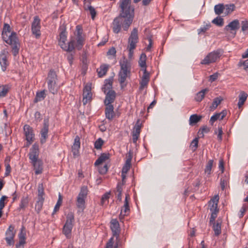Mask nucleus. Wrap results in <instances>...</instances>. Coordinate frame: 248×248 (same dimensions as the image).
Here are the masks:
<instances>
[{"label": "nucleus", "instance_id": "nucleus-1", "mask_svg": "<svg viewBox=\"0 0 248 248\" xmlns=\"http://www.w3.org/2000/svg\"><path fill=\"white\" fill-rule=\"evenodd\" d=\"M119 4L120 14L113 19L111 25L113 31L116 34L120 32L122 28L127 31L134 18V8L131 6V0H120Z\"/></svg>", "mask_w": 248, "mask_h": 248}, {"label": "nucleus", "instance_id": "nucleus-2", "mask_svg": "<svg viewBox=\"0 0 248 248\" xmlns=\"http://www.w3.org/2000/svg\"><path fill=\"white\" fill-rule=\"evenodd\" d=\"M10 26L8 24L5 23L2 32V37L3 40L12 47V52L14 56H16L19 53L20 44L16 36V33L12 32L10 35Z\"/></svg>", "mask_w": 248, "mask_h": 248}, {"label": "nucleus", "instance_id": "nucleus-3", "mask_svg": "<svg viewBox=\"0 0 248 248\" xmlns=\"http://www.w3.org/2000/svg\"><path fill=\"white\" fill-rule=\"evenodd\" d=\"M121 67L118 74V80L122 88L126 86L125 81L130 78L131 70V63L125 57H123L119 62Z\"/></svg>", "mask_w": 248, "mask_h": 248}, {"label": "nucleus", "instance_id": "nucleus-4", "mask_svg": "<svg viewBox=\"0 0 248 248\" xmlns=\"http://www.w3.org/2000/svg\"><path fill=\"white\" fill-rule=\"evenodd\" d=\"M59 45L64 50L68 52L72 51L75 48V40L72 39L67 45L66 44L67 32L65 26L64 25L61 26L59 28Z\"/></svg>", "mask_w": 248, "mask_h": 248}, {"label": "nucleus", "instance_id": "nucleus-5", "mask_svg": "<svg viewBox=\"0 0 248 248\" xmlns=\"http://www.w3.org/2000/svg\"><path fill=\"white\" fill-rule=\"evenodd\" d=\"M57 76L53 70H50L48 74L47 78V83L49 91L54 94H56L59 89V87L56 84Z\"/></svg>", "mask_w": 248, "mask_h": 248}, {"label": "nucleus", "instance_id": "nucleus-6", "mask_svg": "<svg viewBox=\"0 0 248 248\" xmlns=\"http://www.w3.org/2000/svg\"><path fill=\"white\" fill-rule=\"evenodd\" d=\"M74 221V215L72 212L68 214L66 217V222L63 228V233L67 238H68L71 233L73 227V223Z\"/></svg>", "mask_w": 248, "mask_h": 248}, {"label": "nucleus", "instance_id": "nucleus-7", "mask_svg": "<svg viewBox=\"0 0 248 248\" xmlns=\"http://www.w3.org/2000/svg\"><path fill=\"white\" fill-rule=\"evenodd\" d=\"M219 50L213 51L209 53L201 62V64L203 65H209L215 62L220 57Z\"/></svg>", "mask_w": 248, "mask_h": 248}, {"label": "nucleus", "instance_id": "nucleus-8", "mask_svg": "<svg viewBox=\"0 0 248 248\" xmlns=\"http://www.w3.org/2000/svg\"><path fill=\"white\" fill-rule=\"evenodd\" d=\"M41 20L38 16H35L31 23V30L32 34L37 39L41 36Z\"/></svg>", "mask_w": 248, "mask_h": 248}, {"label": "nucleus", "instance_id": "nucleus-9", "mask_svg": "<svg viewBox=\"0 0 248 248\" xmlns=\"http://www.w3.org/2000/svg\"><path fill=\"white\" fill-rule=\"evenodd\" d=\"M44 191L42 183L39 184L38 186V200L35 204V209L38 212L42 209L44 202Z\"/></svg>", "mask_w": 248, "mask_h": 248}, {"label": "nucleus", "instance_id": "nucleus-10", "mask_svg": "<svg viewBox=\"0 0 248 248\" xmlns=\"http://www.w3.org/2000/svg\"><path fill=\"white\" fill-rule=\"evenodd\" d=\"M24 133L26 137L27 143L26 146L29 147L34 140V134L32 127L30 125L26 124L24 126Z\"/></svg>", "mask_w": 248, "mask_h": 248}, {"label": "nucleus", "instance_id": "nucleus-11", "mask_svg": "<svg viewBox=\"0 0 248 248\" xmlns=\"http://www.w3.org/2000/svg\"><path fill=\"white\" fill-rule=\"evenodd\" d=\"M138 29L135 28L133 29L128 38L127 48H129L131 49H135L136 47V44L138 42Z\"/></svg>", "mask_w": 248, "mask_h": 248}, {"label": "nucleus", "instance_id": "nucleus-12", "mask_svg": "<svg viewBox=\"0 0 248 248\" xmlns=\"http://www.w3.org/2000/svg\"><path fill=\"white\" fill-rule=\"evenodd\" d=\"M16 235V231L14 226L11 225L5 232V239L8 246H13L15 243L14 238Z\"/></svg>", "mask_w": 248, "mask_h": 248}, {"label": "nucleus", "instance_id": "nucleus-13", "mask_svg": "<svg viewBox=\"0 0 248 248\" xmlns=\"http://www.w3.org/2000/svg\"><path fill=\"white\" fill-rule=\"evenodd\" d=\"M39 154V146L37 144H34L31 148L29 154V159L31 160V163L39 161L38 160Z\"/></svg>", "mask_w": 248, "mask_h": 248}, {"label": "nucleus", "instance_id": "nucleus-14", "mask_svg": "<svg viewBox=\"0 0 248 248\" xmlns=\"http://www.w3.org/2000/svg\"><path fill=\"white\" fill-rule=\"evenodd\" d=\"M76 32H77V45L76 47L79 50L81 49L83 44L84 39L82 36V28L81 26L78 25L76 26Z\"/></svg>", "mask_w": 248, "mask_h": 248}, {"label": "nucleus", "instance_id": "nucleus-15", "mask_svg": "<svg viewBox=\"0 0 248 248\" xmlns=\"http://www.w3.org/2000/svg\"><path fill=\"white\" fill-rule=\"evenodd\" d=\"M238 20L235 19L231 22L228 25L225 26L224 30L229 31L232 34V36L234 37L236 35V31L240 27Z\"/></svg>", "mask_w": 248, "mask_h": 248}, {"label": "nucleus", "instance_id": "nucleus-16", "mask_svg": "<svg viewBox=\"0 0 248 248\" xmlns=\"http://www.w3.org/2000/svg\"><path fill=\"white\" fill-rule=\"evenodd\" d=\"M92 93H91V84L88 83L84 88L83 93V103L84 105L86 104L92 99Z\"/></svg>", "mask_w": 248, "mask_h": 248}, {"label": "nucleus", "instance_id": "nucleus-17", "mask_svg": "<svg viewBox=\"0 0 248 248\" xmlns=\"http://www.w3.org/2000/svg\"><path fill=\"white\" fill-rule=\"evenodd\" d=\"M141 127V124H140V120H138L135 124L133 130L132 132V141L134 143H136L139 137H140Z\"/></svg>", "mask_w": 248, "mask_h": 248}, {"label": "nucleus", "instance_id": "nucleus-18", "mask_svg": "<svg viewBox=\"0 0 248 248\" xmlns=\"http://www.w3.org/2000/svg\"><path fill=\"white\" fill-rule=\"evenodd\" d=\"M49 125L47 121H44L43 128L41 130V137L40 139V142L44 144L46 142V139L48 137Z\"/></svg>", "mask_w": 248, "mask_h": 248}, {"label": "nucleus", "instance_id": "nucleus-19", "mask_svg": "<svg viewBox=\"0 0 248 248\" xmlns=\"http://www.w3.org/2000/svg\"><path fill=\"white\" fill-rule=\"evenodd\" d=\"M110 228L113 233V235L117 238L119 237L120 232L119 223L116 219H112L110 221Z\"/></svg>", "mask_w": 248, "mask_h": 248}, {"label": "nucleus", "instance_id": "nucleus-20", "mask_svg": "<svg viewBox=\"0 0 248 248\" xmlns=\"http://www.w3.org/2000/svg\"><path fill=\"white\" fill-rule=\"evenodd\" d=\"M142 71L143 74L140 83V90H142L145 87L147 86L150 79V74L147 72V69H144V71Z\"/></svg>", "mask_w": 248, "mask_h": 248}, {"label": "nucleus", "instance_id": "nucleus-21", "mask_svg": "<svg viewBox=\"0 0 248 248\" xmlns=\"http://www.w3.org/2000/svg\"><path fill=\"white\" fill-rule=\"evenodd\" d=\"M7 56V52L5 50L2 51L0 54V64L3 71L6 70L7 67L9 65Z\"/></svg>", "mask_w": 248, "mask_h": 248}, {"label": "nucleus", "instance_id": "nucleus-22", "mask_svg": "<svg viewBox=\"0 0 248 248\" xmlns=\"http://www.w3.org/2000/svg\"><path fill=\"white\" fill-rule=\"evenodd\" d=\"M227 114V111L226 110H223L220 113H217L213 115L210 118L209 121V123L210 124L213 125L214 123L217 120L219 119L220 120H223V118L225 117Z\"/></svg>", "mask_w": 248, "mask_h": 248}, {"label": "nucleus", "instance_id": "nucleus-23", "mask_svg": "<svg viewBox=\"0 0 248 248\" xmlns=\"http://www.w3.org/2000/svg\"><path fill=\"white\" fill-rule=\"evenodd\" d=\"M106 98L104 101V103L105 105H112V103L115 98L116 93L114 91H109L107 93H105Z\"/></svg>", "mask_w": 248, "mask_h": 248}, {"label": "nucleus", "instance_id": "nucleus-24", "mask_svg": "<svg viewBox=\"0 0 248 248\" xmlns=\"http://www.w3.org/2000/svg\"><path fill=\"white\" fill-rule=\"evenodd\" d=\"M106 108L105 109L106 117L109 120H111L115 116L114 108L112 105H105Z\"/></svg>", "mask_w": 248, "mask_h": 248}, {"label": "nucleus", "instance_id": "nucleus-25", "mask_svg": "<svg viewBox=\"0 0 248 248\" xmlns=\"http://www.w3.org/2000/svg\"><path fill=\"white\" fill-rule=\"evenodd\" d=\"M80 147V138L77 136L74 140V142L72 147V152L74 156H76L78 154V150Z\"/></svg>", "mask_w": 248, "mask_h": 248}, {"label": "nucleus", "instance_id": "nucleus-26", "mask_svg": "<svg viewBox=\"0 0 248 248\" xmlns=\"http://www.w3.org/2000/svg\"><path fill=\"white\" fill-rule=\"evenodd\" d=\"M219 200L218 195L215 196L209 202V207L210 211H218L217 209V204Z\"/></svg>", "mask_w": 248, "mask_h": 248}, {"label": "nucleus", "instance_id": "nucleus-27", "mask_svg": "<svg viewBox=\"0 0 248 248\" xmlns=\"http://www.w3.org/2000/svg\"><path fill=\"white\" fill-rule=\"evenodd\" d=\"M146 59L147 57L145 53H142L140 55L139 61V64L141 68L142 71H144V69H147Z\"/></svg>", "mask_w": 248, "mask_h": 248}, {"label": "nucleus", "instance_id": "nucleus-28", "mask_svg": "<svg viewBox=\"0 0 248 248\" xmlns=\"http://www.w3.org/2000/svg\"><path fill=\"white\" fill-rule=\"evenodd\" d=\"M29 198L28 196H23L21 199V201L19 205L18 209L19 210L24 211L28 207L29 204Z\"/></svg>", "mask_w": 248, "mask_h": 248}, {"label": "nucleus", "instance_id": "nucleus-29", "mask_svg": "<svg viewBox=\"0 0 248 248\" xmlns=\"http://www.w3.org/2000/svg\"><path fill=\"white\" fill-rule=\"evenodd\" d=\"M31 164L33 166L35 174L38 175L42 173V163L41 161H36L35 163L32 162Z\"/></svg>", "mask_w": 248, "mask_h": 248}, {"label": "nucleus", "instance_id": "nucleus-30", "mask_svg": "<svg viewBox=\"0 0 248 248\" xmlns=\"http://www.w3.org/2000/svg\"><path fill=\"white\" fill-rule=\"evenodd\" d=\"M248 97V94L245 92L242 91L239 95V101L238 102V107L240 108L244 104Z\"/></svg>", "mask_w": 248, "mask_h": 248}, {"label": "nucleus", "instance_id": "nucleus-31", "mask_svg": "<svg viewBox=\"0 0 248 248\" xmlns=\"http://www.w3.org/2000/svg\"><path fill=\"white\" fill-rule=\"evenodd\" d=\"M202 118V116L201 115H198L197 114H193L190 116L189 120V124L190 125H193L195 124L200 122Z\"/></svg>", "mask_w": 248, "mask_h": 248}, {"label": "nucleus", "instance_id": "nucleus-32", "mask_svg": "<svg viewBox=\"0 0 248 248\" xmlns=\"http://www.w3.org/2000/svg\"><path fill=\"white\" fill-rule=\"evenodd\" d=\"M108 69V65L107 64H103L100 66L99 68L97 69V72L99 77H102L106 75Z\"/></svg>", "mask_w": 248, "mask_h": 248}, {"label": "nucleus", "instance_id": "nucleus-33", "mask_svg": "<svg viewBox=\"0 0 248 248\" xmlns=\"http://www.w3.org/2000/svg\"><path fill=\"white\" fill-rule=\"evenodd\" d=\"M112 81L111 79H106L105 82L103 90L104 93H107L109 91H113L112 90Z\"/></svg>", "mask_w": 248, "mask_h": 248}, {"label": "nucleus", "instance_id": "nucleus-34", "mask_svg": "<svg viewBox=\"0 0 248 248\" xmlns=\"http://www.w3.org/2000/svg\"><path fill=\"white\" fill-rule=\"evenodd\" d=\"M130 211V208L129 205H124L122 208L120 214L119 215V219L121 221L124 218L125 216H127Z\"/></svg>", "mask_w": 248, "mask_h": 248}, {"label": "nucleus", "instance_id": "nucleus-35", "mask_svg": "<svg viewBox=\"0 0 248 248\" xmlns=\"http://www.w3.org/2000/svg\"><path fill=\"white\" fill-rule=\"evenodd\" d=\"M109 158V154L106 153L102 154L100 156L98 157V158L95 161L94 163L95 166H98L103 162L105 161L106 160L108 159Z\"/></svg>", "mask_w": 248, "mask_h": 248}, {"label": "nucleus", "instance_id": "nucleus-36", "mask_svg": "<svg viewBox=\"0 0 248 248\" xmlns=\"http://www.w3.org/2000/svg\"><path fill=\"white\" fill-rule=\"evenodd\" d=\"M209 91L208 89L205 88L198 92L195 96L196 101L201 102L205 96V94Z\"/></svg>", "mask_w": 248, "mask_h": 248}, {"label": "nucleus", "instance_id": "nucleus-37", "mask_svg": "<svg viewBox=\"0 0 248 248\" xmlns=\"http://www.w3.org/2000/svg\"><path fill=\"white\" fill-rule=\"evenodd\" d=\"M213 229L215 235H219L221 233V221L217 220L216 223H214L213 224Z\"/></svg>", "mask_w": 248, "mask_h": 248}, {"label": "nucleus", "instance_id": "nucleus-38", "mask_svg": "<svg viewBox=\"0 0 248 248\" xmlns=\"http://www.w3.org/2000/svg\"><path fill=\"white\" fill-rule=\"evenodd\" d=\"M222 101V98L221 97L215 98L213 100L212 105L210 107V109L211 110H215L217 108V107L220 104Z\"/></svg>", "mask_w": 248, "mask_h": 248}, {"label": "nucleus", "instance_id": "nucleus-39", "mask_svg": "<svg viewBox=\"0 0 248 248\" xmlns=\"http://www.w3.org/2000/svg\"><path fill=\"white\" fill-rule=\"evenodd\" d=\"M46 97V93L45 91H42L37 92L36 94L35 98L34 100V103H37L43 100Z\"/></svg>", "mask_w": 248, "mask_h": 248}, {"label": "nucleus", "instance_id": "nucleus-40", "mask_svg": "<svg viewBox=\"0 0 248 248\" xmlns=\"http://www.w3.org/2000/svg\"><path fill=\"white\" fill-rule=\"evenodd\" d=\"M86 198L78 196L77 199V205L78 208L83 210L85 208Z\"/></svg>", "mask_w": 248, "mask_h": 248}, {"label": "nucleus", "instance_id": "nucleus-41", "mask_svg": "<svg viewBox=\"0 0 248 248\" xmlns=\"http://www.w3.org/2000/svg\"><path fill=\"white\" fill-rule=\"evenodd\" d=\"M214 11L216 14L217 15L224 13V5L223 4L216 5L214 7Z\"/></svg>", "mask_w": 248, "mask_h": 248}, {"label": "nucleus", "instance_id": "nucleus-42", "mask_svg": "<svg viewBox=\"0 0 248 248\" xmlns=\"http://www.w3.org/2000/svg\"><path fill=\"white\" fill-rule=\"evenodd\" d=\"M213 160H209L206 165L204 170V172L205 173L207 174L208 176L210 175V174L211 173V170L213 165Z\"/></svg>", "mask_w": 248, "mask_h": 248}, {"label": "nucleus", "instance_id": "nucleus-43", "mask_svg": "<svg viewBox=\"0 0 248 248\" xmlns=\"http://www.w3.org/2000/svg\"><path fill=\"white\" fill-rule=\"evenodd\" d=\"M234 4H230V5H224V14L225 15H228L229 14L231 13L234 9Z\"/></svg>", "mask_w": 248, "mask_h": 248}, {"label": "nucleus", "instance_id": "nucleus-44", "mask_svg": "<svg viewBox=\"0 0 248 248\" xmlns=\"http://www.w3.org/2000/svg\"><path fill=\"white\" fill-rule=\"evenodd\" d=\"M212 23L220 27L222 26L224 23L223 19L220 16H217L214 18L212 20Z\"/></svg>", "mask_w": 248, "mask_h": 248}, {"label": "nucleus", "instance_id": "nucleus-45", "mask_svg": "<svg viewBox=\"0 0 248 248\" xmlns=\"http://www.w3.org/2000/svg\"><path fill=\"white\" fill-rule=\"evenodd\" d=\"M9 90L7 85H0V97H4L7 93Z\"/></svg>", "mask_w": 248, "mask_h": 248}, {"label": "nucleus", "instance_id": "nucleus-46", "mask_svg": "<svg viewBox=\"0 0 248 248\" xmlns=\"http://www.w3.org/2000/svg\"><path fill=\"white\" fill-rule=\"evenodd\" d=\"M215 134L217 135V138L218 141H221L222 140L223 131L221 127H218V129H216L214 131Z\"/></svg>", "mask_w": 248, "mask_h": 248}, {"label": "nucleus", "instance_id": "nucleus-47", "mask_svg": "<svg viewBox=\"0 0 248 248\" xmlns=\"http://www.w3.org/2000/svg\"><path fill=\"white\" fill-rule=\"evenodd\" d=\"M110 193L107 192L102 196L101 200V205L103 206L106 204L107 202H108V199L109 198Z\"/></svg>", "mask_w": 248, "mask_h": 248}, {"label": "nucleus", "instance_id": "nucleus-48", "mask_svg": "<svg viewBox=\"0 0 248 248\" xmlns=\"http://www.w3.org/2000/svg\"><path fill=\"white\" fill-rule=\"evenodd\" d=\"M88 190L87 186H82L81 188L80 192L78 196L86 198L87 195L88 194Z\"/></svg>", "mask_w": 248, "mask_h": 248}, {"label": "nucleus", "instance_id": "nucleus-49", "mask_svg": "<svg viewBox=\"0 0 248 248\" xmlns=\"http://www.w3.org/2000/svg\"><path fill=\"white\" fill-rule=\"evenodd\" d=\"M62 196H61V194H60L58 200L54 207L53 212L52 213V215L55 214V213L59 210L60 207L61 205L62 204Z\"/></svg>", "mask_w": 248, "mask_h": 248}, {"label": "nucleus", "instance_id": "nucleus-50", "mask_svg": "<svg viewBox=\"0 0 248 248\" xmlns=\"http://www.w3.org/2000/svg\"><path fill=\"white\" fill-rule=\"evenodd\" d=\"M85 9L89 11L90 14H91L92 16V18L93 19H94L96 14L95 9L91 5H88L87 6V7H85Z\"/></svg>", "mask_w": 248, "mask_h": 248}, {"label": "nucleus", "instance_id": "nucleus-51", "mask_svg": "<svg viewBox=\"0 0 248 248\" xmlns=\"http://www.w3.org/2000/svg\"><path fill=\"white\" fill-rule=\"evenodd\" d=\"M113 244H114L113 238L111 237L109 239L108 241L106 244L105 248H118L117 245L113 246Z\"/></svg>", "mask_w": 248, "mask_h": 248}, {"label": "nucleus", "instance_id": "nucleus-52", "mask_svg": "<svg viewBox=\"0 0 248 248\" xmlns=\"http://www.w3.org/2000/svg\"><path fill=\"white\" fill-rule=\"evenodd\" d=\"M104 143V141L101 138L97 139L94 142V148L96 149H100Z\"/></svg>", "mask_w": 248, "mask_h": 248}, {"label": "nucleus", "instance_id": "nucleus-53", "mask_svg": "<svg viewBox=\"0 0 248 248\" xmlns=\"http://www.w3.org/2000/svg\"><path fill=\"white\" fill-rule=\"evenodd\" d=\"M198 145V139L195 138L191 142L190 147L193 151H195Z\"/></svg>", "mask_w": 248, "mask_h": 248}, {"label": "nucleus", "instance_id": "nucleus-54", "mask_svg": "<svg viewBox=\"0 0 248 248\" xmlns=\"http://www.w3.org/2000/svg\"><path fill=\"white\" fill-rule=\"evenodd\" d=\"M211 27L210 23L207 24L205 26L202 27L200 28L198 30V33L200 34L202 32H205L206 31H207Z\"/></svg>", "mask_w": 248, "mask_h": 248}, {"label": "nucleus", "instance_id": "nucleus-55", "mask_svg": "<svg viewBox=\"0 0 248 248\" xmlns=\"http://www.w3.org/2000/svg\"><path fill=\"white\" fill-rule=\"evenodd\" d=\"M131 167V164H127L125 163L124 165L123 166L122 172L123 173V175H124V174H126L128 171L129 170Z\"/></svg>", "mask_w": 248, "mask_h": 248}, {"label": "nucleus", "instance_id": "nucleus-56", "mask_svg": "<svg viewBox=\"0 0 248 248\" xmlns=\"http://www.w3.org/2000/svg\"><path fill=\"white\" fill-rule=\"evenodd\" d=\"M133 156V153L132 152L129 151L126 155V161L125 163L131 164V160Z\"/></svg>", "mask_w": 248, "mask_h": 248}, {"label": "nucleus", "instance_id": "nucleus-57", "mask_svg": "<svg viewBox=\"0 0 248 248\" xmlns=\"http://www.w3.org/2000/svg\"><path fill=\"white\" fill-rule=\"evenodd\" d=\"M116 53V51L115 48L114 47H112L107 52V55L115 56Z\"/></svg>", "mask_w": 248, "mask_h": 248}, {"label": "nucleus", "instance_id": "nucleus-58", "mask_svg": "<svg viewBox=\"0 0 248 248\" xmlns=\"http://www.w3.org/2000/svg\"><path fill=\"white\" fill-rule=\"evenodd\" d=\"M7 198L6 196H2L0 199V210H2L5 206L4 201Z\"/></svg>", "mask_w": 248, "mask_h": 248}, {"label": "nucleus", "instance_id": "nucleus-59", "mask_svg": "<svg viewBox=\"0 0 248 248\" xmlns=\"http://www.w3.org/2000/svg\"><path fill=\"white\" fill-rule=\"evenodd\" d=\"M242 31H245L248 30V22L247 20L242 21Z\"/></svg>", "mask_w": 248, "mask_h": 248}, {"label": "nucleus", "instance_id": "nucleus-60", "mask_svg": "<svg viewBox=\"0 0 248 248\" xmlns=\"http://www.w3.org/2000/svg\"><path fill=\"white\" fill-rule=\"evenodd\" d=\"M218 77V74L217 73H216L209 77V81L211 82H213L215 81Z\"/></svg>", "mask_w": 248, "mask_h": 248}, {"label": "nucleus", "instance_id": "nucleus-61", "mask_svg": "<svg viewBox=\"0 0 248 248\" xmlns=\"http://www.w3.org/2000/svg\"><path fill=\"white\" fill-rule=\"evenodd\" d=\"M25 233L23 232L22 231H21L18 234L19 240H22L23 241L26 242Z\"/></svg>", "mask_w": 248, "mask_h": 248}, {"label": "nucleus", "instance_id": "nucleus-62", "mask_svg": "<svg viewBox=\"0 0 248 248\" xmlns=\"http://www.w3.org/2000/svg\"><path fill=\"white\" fill-rule=\"evenodd\" d=\"M25 243L26 242L23 241L22 240H19L18 243L16 245V248H24V245Z\"/></svg>", "mask_w": 248, "mask_h": 248}, {"label": "nucleus", "instance_id": "nucleus-63", "mask_svg": "<svg viewBox=\"0 0 248 248\" xmlns=\"http://www.w3.org/2000/svg\"><path fill=\"white\" fill-rule=\"evenodd\" d=\"M148 40L149 41V45L147 46L146 47V50L149 51H150L151 48L152 47V44H153V41H152L151 37H148Z\"/></svg>", "mask_w": 248, "mask_h": 248}, {"label": "nucleus", "instance_id": "nucleus-64", "mask_svg": "<svg viewBox=\"0 0 248 248\" xmlns=\"http://www.w3.org/2000/svg\"><path fill=\"white\" fill-rule=\"evenodd\" d=\"M108 171V167L107 165H104L102 168L99 169V172L101 174H105Z\"/></svg>", "mask_w": 248, "mask_h": 248}]
</instances>
